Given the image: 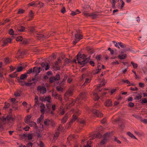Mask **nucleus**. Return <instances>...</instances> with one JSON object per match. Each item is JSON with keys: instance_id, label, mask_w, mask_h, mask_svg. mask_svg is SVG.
I'll use <instances>...</instances> for the list:
<instances>
[{"instance_id": "1", "label": "nucleus", "mask_w": 147, "mask_h": 147, "mask_svg": "<svg viewBox=\"0 0 147 147\" xmlns=\"http://www.w3.org/2000/svg\"><path fill=\"white\" fill-rule=\"evenodd\" d=\"M85 54H83L82 55L80 52H79L76 55V59L78 61V63L82 65V67L85 65Z\"/></svg>"}, {"instance_id": "2", "label": "nucleus", "mask_w": 147, "mask_h": 147, "mask_svg": "<svg viewBox=\"0 0 147 147\" xmlns=\"http://www.w3.org/2000/svg\"><path fill=\"white\" fill-rule=\"evenodd\" d=\"M110 135L109 133H106L104 134L103 139L100 142L101 145H103L107 142V141L108 140V138Z\"/></svg>"}, {"instance_id": "3", "label": "nucleus", "mask_w": 147, "mask_h": 147, "mask_svg": "<svg viewBox=\"0 0 147 147\" xmlns=\"http://www.w3.org/2000/svg\"><path fill=\"white\" fill-rule=\"evenodd\" d=\"M92 113L93 114L97 117H101L103 115V114L98 110L95 109H94L92 110Z\"/></svg>"}, {"instance_id": "4", "label": "nucleus", "mask_w": 147, "mask_h": 147, "mask_svg": "<svg viewBox=\"0 0 147 147\" xmlns=\"http://www.w3.org/2000/svg\"><path fill=\"white\" fill-rule=\"evenodd\" d=\"M37 90L39 91L43 94L46 93L47 92V90L46 88L44 86H38L37 87Z\"/></svg>"}, {"instance_id": "5", "label": "nucleus", "mask_w": 147, "mask_h": 147, "mask_svg": "<svg viewBox=\"0 0 147 147\" xmlns=\"http://www.w3.org/2000/svg\"><path fill=\"white\" fill-rule=\"evenodd\" d=\"M83 38V35L80 34L76 33L75 35V40L78 41Z\"/></svg>"}, {"instance_id": "6", "label": "nucleus", "mask_w": 147, "mask_h": 147, "mask_svg": "<svg viewBox=\"0 0 147 147\" xmlns=\"http://www.w3.org/2000/svg\"><path fill=\"white\" fill-rule=\"evenodd\" d=\"M87 93L85 91H83L80 94V99H83L87 97Z\"/></svg>"}, {"instance_id": "7", "label": "nucleus", "mask_w": 147, "mask_h": 147, "mask_svg": "<svg viewBox=\"0 0 147 147\" xmlns=\"http://www.w3.org/2000/svg\"><path fill=\"white\" fill-rule=\"evenodd\" d=\"M41 71V69L40 67H34L33 69V72L36 73V74H39Z\"/></svg>"}, {"instance_id": "8", "label": "nucleus", "mask_w": 147, "mask_h": 147, "mask_svg": "<svg viewBox=\"0 0 147 147\" xmlns=\"http://www.w3.org/2000/svg\"><path fill=\"white\" fill-rule=\"evenodd\" d=\"M105 105L106 106L109 107L112 105V101L110 99H107L105 102Z\"/></svg>"}, {"instance_id": "9", "label": "nucleus", "mask_w": 147, "mask_h": 147, "mask_svg": "<svg viewBox=\"0 0 147 147\" xmlns=\"http://www.w3.org/2000/svg\"><path fill=\"white\" fill-rule=\"evenodd\" d=\"M41 65L42 67H45V69L46 70H48L49 68V63H42L41 64Z\"/></svg>"}, {"instance_id": "10", "label": "nucleus", "mask_w": 147, "mask_h": 147, "mask_svg": "<svg viewBox=\"0 0 147 147\" xmlns=\"http://www.w3.org/2000/svg\"><path fill=\"white\" fill-rule=\"evenodd\" d=\"M5 118H6L7 123L10 122L11 121H13L14 120V118H12V115L11 114L8 115Z\"/></svg>"}, {"instance_id": "11", "label": "nucleus", "mask_w": 147, "mask_h": 147, "mask_svg": "<svg viewBox=\"0 0 147 147\" xmlns=\"http://www.w3.org/2000/svg\"><path fill=\"white\" fill-rule=\"evenodd\" d=\"M73 90L71 89L68 90L65 93V96H70L73 94Z\"/></svg>"}, {"instance_id": "12", "label": "nucleus", "mask_w": 147, "mask_h": 147, "mask_svg": "<svg viewBox=\"0 0 147 147\" xmlns=\"http://www.w3.org/2000/svg\"><path fill=\"white\" fill-rule=\"evenodd\" d=\"M6 122H7L6 118L4 116L0 117V123H2L3 124H6Z\"/></svg>"}, {"instance_id": "13", "label": "nucleus", "mask_w": 147, "mask_h": 147, "mask_svg": "<svg viewBox=\"0 0 147 147\" xmlns=\"http://www.w3.org/2000/svg\"><path fill=\"white\" fill-rule=\"evenodd\" d=\"M28 124L30 127H33L35 129L37 128V125L35 122L32 121H30Z\"/></svg>"}, {"instance_id": "14", "label": "nucleus", "mask_w": 147, "mask_h": 147, "mask_svg": "<svg viewBox=\"0 0 147 147\" xmlns=\"http://www.w3.org/2000/svg\"><path fill=\"white\" fill-rule=\"evenodd\" d=\"M31 117V116L30 115L27 116L24 119V121L25 123L27 124H29V122H30Z\"/></svg>"}, {"instance_id": "15", "label": "nucleus", "mask_w": 147, "mask_h": 147, "mask_svg": "<svg viewBox=\"0 0 147 147\" xmlns=\"http://www.w3.org/2000/svg\"><path fill=\"white\" fill-rule=\"evenodd\" d=\"M25 52H20V50H18L17 53L16 54V57H17V58H20V57L24 56V55H25Z\"/></svg>"}, {"instance_id": "16", "label": "nucleus", "mask_w": 147, "mask_h": 147, "mask_svg": "<svg viewBox=\"0 0 147 147\" xmlns=\"http://www.w3.org/2000/svg\"><path fill=\"white\" fill-rule=\"evenodd\" d=\"M68 115L67 113H66L64 117L61 120V122L63 123H65L68 119Z\"/></svg>"}, {"instance_id": "17", "label": "nucleus", "mask_w": 147, "mask_h": 147, "mask_svg": "<svg viewBox=\"0 0 147 147\" xmlns=\"http://www.w3.org/2000/svg\"><path fill=\"white\" fill-rule=\"evenodd\" d=\"M41 105H42L40 106V107L41 108L40 110V112L42 114H44L45 112V105L43 103H42Z\"/></svg>"}, {"instance_id": "18", "label": "nucleus", "mask_w": 147, "mask_h": 147, "mask_svg": "<svg viewBox=\"0 0 147 147\" xmlns=\"http://www.w3.org/2000/svg\"><path fill=\"white\" fill-rule=\"evenodd\" d=\"M86 49L88 52L90 54H92L94 52V51L92 49L89 47H87Z\"/></svg>"}, {"instance_id": "19", "label": "nucleus", "mask_w": 147, "mask_h": 147, "mask_svg": "<svg viewBox=\"0 0 147 147\" xmlns=\"http://www.w3.org/2000/svg\"><path fill=\"white\" fill-rule=\"evenodd\" d=\"M28 76V74H22L20 76V79L21 80H26Z\"/></svg>"}, {"instance_id": "20", "label": "nucleus", "mask_w": 147, "mask_h": 147, "mask_svg": "<svg viewBox=\"0 0 147 147\" xmlns=\"http://www.w3.org/2000/svg\"><path fill=\"white\" fill-rule=\"evenodd\" d=\"M78 116L76 115L75 114H74L73 116V117L72 119L70 121L69 123H71L74 121H75L77 118Z\"/></svg>"}, {"instance_id": "21", "label": "nucleus", "mask_w": 147, "mask_h": 147, "mask_svg": "<svg viewBox=\"0 0 147 147\" xmlns=\"http://www.w3.org/2000/svg\"><path fill=\"white\" fill-rule=\"evenodd\" d=\"M127 56L126 54H124L123 55H119L118 56V58L120 59H122L125 58Z\"/></svg>"}, {"instance_id": "22", "label": "nucleus", "mask_w": 147, "mask_h": 147, "mask_svg": "<svg viewBox=\"0 0 147 147\" xmlns=\"http://www.w3.org/2000/svg\"><path fill=\"white\" fill-rule=\"evenodd\" d=\"M119 125L122 129H123L125 127V125L122 121L118 123Z\"/></svg>"}, {"instance_id": "23", "label": "nucleus", "mask_w": 147, "mask_h": 147, "mask_svg": "<svg viewBox=\"0 0 147 147\" xmlns=\"http://www.w3.org/2000/svg\"><path fill=\"white\" fill-rule=\"evenodd\" d=\"M56 81V80L54 76H52L49 78V83L51 84Z\"/></svg>"}, {"instance_id": "24", "label": "nucleus", "mask_w": 147, "mask_h": 147, "mask_svg": "<svg viewBox=\"0 0 147 147\" xmlns=\"http://www.w3.org/2000/svg\"><path fill=\"white\" fill-rule=\"evenodd\" d=\"M17 72L16 71L12 74H11L9 75V76L11 78H14L17 77L18 74H17Z\"/></svg>"}, {"instance_id": "25", "label": "nucleus", "mask_w": 147, "mask_h": 147, "mask_svg": "<svg viewBox=\"0 0 147 147\" xmlns=\"http://www.w3.org/2000/svg\"><path fill=\"white\" fill-rule=\"evenodd\" d=\"M59 134L60 132L59 131L55 132L54 134V136L53 138V139L56 140L59 137Z\"/></svg>"}, {"instance_id": "26", "label": "nucleus", "mask_w": 147, "mask_h": 147, "mask_svg": "<svg viewBox=\"0 0 147 147\" xmlns=\"http://www.w3.org/2000/svg\"><path fill=\"white\" fill-rule=\"evenodd\" d=\"M28 30L29 32L30 33H34L36 31L35 28L33 27L29 28Z\"/></svg>"}, {"instance_id": "27", "label": "nucleus", "mask_w": 147, "mask_h": 147, "mask_svg": "<svg viewBox=\"0 0 147 147\" xmlns=\"http://www.w3.org/2000/svg\"><path fill=\"white\" fill-rule=\"evenodd\" d=\"M24 68V67L22 66H18L17 68L16 72H20L22 71Z\"/></svg>"}, {"instance_id": "28", "label": "nucleus", "mask_w": 147, "mask_h": 147, "mask_svg": "<svg viewBox=\"0 0 147 147\" xmlns=\"http://www.w3.org/2000/svg\"><path fill=\"white\" fill-rule=\"evenodd\" d=\"M50 120L48 119H46L44 122V124L46 125H49Z\"/></svg>"}, {"instance_id": "29", "label": "nucleus", "mask_w": 147, "mask_h": 147, "mask_svg": "<svg viewBox=\"0 0 147 147\" xmlns=\"http://www.w3.org/2000/svg\"><path fill=\"white\" fill-rule=\"evenodd\" d=\"M18 30L20 32H24L25 30V28L23 26L20 27L18 28Z\"/></svg>"}, {"instance_id": "30", "label": "nucleus", "mask_w": 147, "mask_h": 147, "mask_svg": "<svg viewBox=\"0 0 147 147\" xmlns=\"http://www.w3.org/2000/svg\"><path fill=\"white\" fill-rule=\"evenodd\" d=\"M37 39L39 40L42 39L43 38H44V35L42 34H38L37 36Z\"/></svg>"}, {"instance_id": "31", "label": "nucleus", "mask_w": 147, "mask_h": 147, "mask_svg": "<svg viewBox=\"0 0 147 147\" xmlns=\"http://www.w3.org/2000/svg\"><path fill=\"white\" fill-rule=\"evenodd\" d=\"M78 100H79V99L78 98H77L76 99V100H75V102L73 103L74 102V100L73 99H72V101H71V103H70L69 104V105L70 106H73L74 104V103H76V101Z\"/></svg>"}, {"instance_id": "32", "label": "nucleus", "mask_w": 147, "mask_h": 147, "mask_svg": "<svg viewBox=\"0 0 147 147\" xmlns=\"http://www.w3.org/2000/svg\"><path fill=\"white\" fill-rule=\"evenodd\" d=\"M23 38L22 36H18L16 38L17 41L19 42L22 41L23 40Z\"/></svg>"}, {"instance_id": "33", "label": "nucleus", "mask_w": 147, "mask_h": 147, "mask_svg": "<svg viewBox=\"0 0 147 147\" xmlns=\"http://www.w3.org/2000/svg\"><path fill=\"white\" fill-rule=\"evenodd\" d=\"M127 134L131 138L134 139H136V137L131 133L130 132H128L127 133Z\"/></svg>"}, {"instance_id": "34", "label": "nucleus", "mask_w": 147, "mask_h": 147, "mask_svg": "<svg viewBox=\"0 0 147 147\" xmlns=\"http://www.w3.org/2000/svg\"><path fill=\"white\" fill-rule=\"evenodd\" d=\"M25 11V10L22 9H19L17 12V14H22L24 13Z\"/></svg>"}, {"instance_id": "35", "label": "nucleus", "mask_w": 147, "mask_h": 147, "mask_svg": "<svg viewBox=\"0 0 147 147\" xmlns=\"http://www.w3.org/2000/svg\"><path fill=\"white\" fill-rule=\"evenodd\" d=\"M93 95L94 96H95L94 100H97L99 99V97L96 93H93Z\"/></svg>"}, {"instance_id": "36", "label": "nucleus", "mask_w": 147, "mask_h": 147, "mask_svg": "<svg viewBox=\"0 0 147 147\" xmlns=\"http://www.w3.org/2000/svg\"><path fill=\"white\" fill-rule=\"evenodd\" d=\"M71 62V61H69V59H68L66 58L64 60V65H66L67 64H68Z\"/></svg>"}, {"instance_id": "37", "label": "nucleus", "mask_w": 147, "mask_h": 147, "mask_svg": "<svg viewBox=\"0 0 147 147\" xmlns=\"http://www.w3.org/2000/svg\"><path fill=\"white\" fill-rule=\"evenodd\" d=\"M29 16L31 18H33L34 17V13L32 10H30V11L29 13Z\"/></svg>"}, {"instance_id": "38", "label": "nucleus", "mask_w": 147, "mask_h": 147, "mask_svg": "<svg viewBox=\"0 0 147 147\" xmlns=\"http://www.w3.org/2000/svg\"><path fill=\"white\" fill-rule=\"evenodd\" d=\"M90 56L88 57L87 58H86V57L85 56V65L89 62V60H90Z\"/></svg>"}, {"instance_id": "39", "label": "nucleus", "mask_w": 147, "mask_h": 147, "mask_svg": "<svg viewBox=\"0 0 147 147\" xmlns=\"http://www.w3.org/2000/svg\"><path fill=\"white\" fill-rule=\"evenodd\" d=\"M57 80H59L60 79V76L59 74H57L54 77Z\"/></svg>"}, {"instance_id": "40", "label": "nucleus", "mask_w": 147, "mask_h": 147, "mask_svg": "<svg viewBox=\"0 0 147 147\" xmlns=\"http://www.w3.org/2000/svg\"><path fill=\"white\" fill-rule=\"evenodd\" d=\"M116 2L115 0H112V2L111 3L112 4V7L113 9L115 8V5Z\"/></svg>"}, {"instance_id": "41", "label": "nucleus", "mask_w": 147, "mask_h": 147, "mask_svg": "<svg viewBox=\"0 0 147 147\" xmlns=\"http://www.w3.org/2000/svg\"><path fill=\"white\" fill-rule=\"evenodd\" d=\"M147 103V100L146 98H142V100L141 102V103L142 104L144 103Z\"/></svg>"}, {"instance_id": "42", "label": "nucleus", "mask_w": 147, "mask_h": 147, "mask_svg": "<svg viewBox=\"0 0 147 147\" xmlns=\"http://www.w3.org/2000/svg\"><path fill=\"white\" fill-rule=\"evenodd\" d=\"M5 105L3 107V108H7L10 106V104L8 103L5 102Z\"/></svg>"}, {"instance_id": "43", "label": "nucleus", "mask_w": 147, "mask_h": 147, "mask_svg": "<svg viewBox=\"0 0 147 147\" xmlns=\"http://www.w3.org/2000/svg\"><path fill=\"white\" fill-rule=\"evenodd\" d=\"M50 125L51 126H53L55 125V123L54 122V121L50 119V121L49 123V125Z\"/></svg>"}, {"instance_id": "44", "label": "nucleus", "mask_w": 147, "mask_h": 147, "mask_svg": "<svg viewBox=\"0 0 147 147\" xmlns=\"http://www.w3.org/2000/svg\"><path fill=\"white\" fill-rule=\"evenodd\" d=\"M18 82L19 83H20L21 85L23 86H24L25 85L26 82H25L24 81L22 80H19L18 81Z\"/></svg>"}, {"instance_id": "45", "label": "nucleus", "mask_w": 147, "mask_h": 147, "mask_svg": "<svg viewBox=\"0 0 147 147\" xmlns=\"http://www.w3.org/2000/svg\"><path fill=\"white\" fill-rule=\"evenodd\" d=\"M28 139L29 140H31L32 139V135L31 134H28Z\"/></svg>"}, {"instance_id": "46", "label": "nucleus", "mask_w": 147, "mask_h": 147, "mask_svg": "<svg viewBox=\"0 0 147 147\" xmlns=\"http://www.w3.org/2000/svg\"><path fill=\"white\" fill-rule=\"evenodd\" d=\"M89 16H92V19H94L97 17L98 15L95 14H90V15H89Z\"/></svg>"}, {"instance_id": "47", "label": "nucleus", "mask_w": 147, "mask_h": 147, "mask_svg": "<svg viewBox=\"0 0 147 147\" xmlns=\"http://www.w3.org/2000/svg\"><path fill=\"white\" fill-rule=\"evenodd\" d=\"M35 84V82H34L32 83L26 82L25 85L28 86H30L31 84Z\"/></svg>"}, {"instance_id": "48", "label": "nucleus", "mask_w": 147, "mask_h": 147, "mask_svg": "<svg viewBox=\"0 0 147 147\" xmlns=\"http://www.w3.org/2000/svg\"><path fill=\"white\" fill-rule=\"evenodd\" d=\"M131 64L133 66V67L134 68H137L138 65L137 63H134L133 62H131Z\"/></svg>"}, {"instance_id": "49", "label": "nucleus", "mask_w": 147, "mask_h": 147, "mask_svg": "<svg viewBox=\"0 0 147 147\" xmlns=\"http://www.w3.org/2000/svg\"><path fill=\"white\" fill-rule=\"evenodd\" d=\"M3 44H2V46L3 47L7 45L8 44V43L5 40H3Z\"/></svg>"}, {"instance_id": "50", "label": "nucleus", "mask_w": 147, "mask_h": 147, "mask_svg": "<svg viewBox=\"0 0 147 147\" xmlns=\"http://www.w3.org/2000/svg\"><path fill=\"white\" fill-rule=\"evenodd\" d=\"M51 97L50 96L45 97V101H47L48 102H50V100Z\"/></svg>"}, {"instance_id": "51", "label": "nucleus", "mask_w": 147, "mask_h": 147, "mask_svg": "<svg viewBox=\"0 0 147 147\" xmlns=\"http://www.w3.org/2000/svg\"><path fill=\"white\" fill-rule=\"evenodd\" d=\"M80 113L81 112L79 110H78L75 112V113L74 114H75L76 115L78 116L80 114Z\"/></svg>"}, {"instance_id": "52", "label": "nucleus", "mask_w": 147, "mask_h": 147, "mask_svg": "<svg viewBox=\"0 0 147 147\" xmlns=\"http://www.w3.org/2000/svg\"><path fill=\"white\" fill-rule=\"evenodd\" d=\"M10 20L9 19H6L4 22L3 23H1L2 25H4L5 23H7L10 21Z\"/></svg>"}, {"instance_id": "53", "label": "nucleus", "mask_w": 147, "mask_h": 147, "mask_svg": "<svg viewBox=\"0 0 147 147\" xmlns=\"http://www.w3.org/2000/svg\"><path fill=\"white\" fill-rule=\"evenodd\" d=\"M9 34L11 35H13L14 34V31L12 29H10L9 30Z\"/></svg>"}, {"instance_id": "54", "label": "nucleus", "mask_w": 147, "mask_h": 147, "mask_svg": "<svg viewBox=\"0 0 147 147\" xmlns=\"http://www.w3.org/2000/svg\"><path fill=\"white\" fill-rule=\"evenodd\" d=\"M56 89L58 91H62L63 90V88L59 87V86L57 87Z\"/></svg>"}, {"instance_id": "55", "label": "nucleus", "mask_w": 147, "mask_h": 147, "mask_svg": "<svg viewBox=\"0 0 147 147\" xmlns=\"http://www.w3.org/2000/svg\"><path fill=\"white\" fill-rule=\"evenodd\" d=\"M44 35V38H48L50 36L49 33L48 32L46 33Z\"/></svg>"}, {"instance_id": "56", "label": "nucleus", "mask_w": 147, "mask_h": 147, "mask_svg": "<svg viewBox=\"0 0 147 147\" xmlns=\"http://www.w3.org/2000/svg\"><path fill=\"white\" fill-rule=\"evenodd\" d=\"M33 72V70H32V68H30L29 69V70H28L27 71V72L26 74H30L32 72Z\"/></svg>"}, {"instance_id": "57", "label": "nucleus", "mask_w": 147, "mask_h": 147, "mask_svg": "<svg viewBox=\"0 0 147 147\" xmlns=\"http://www.w3.org/2000/svg\"><path fill=\"white\" fill-rule=\"evenodd\" d=\"M122 121L120 120V119L119 117H118L116 118L114 121V122H119L120 121Z\"/></svg>"}, {"instance_id": "58", "label": "nucleus", "mask_w": 147, "mask_h": 147, "mask_svg": "<svg viewBox=\"0 0 147 147\" xmlns=\"http://www.w3.org/2000/svg\"><path fill=\"white\" fill-rule=\"evenodd\" d=\"M22 41V43L23 44H26L28 43V41L26 39H23Z\"/></svg>"}, {"instance_id": "59", "label": "nucleus", "mask_w": 147, "mask_h": 147, "mask_svg": "<svg viewBox=\"0 0 147 147\" xmlns=\"http://www.w3.org/2000/svg\"><path fill=\"white\" fill-rule=\"evenodd\" d=\"M90 80L89 78L86 79L85 82L84 83V84H86L90 83Z\"/></svg>"}, {"instance_id": "60", "label": "nucleus", "mask_w": 147, "mask_h": 147, "mask_svg": "<svg viewBox=\"0 0 147 147\" xmlns=\"http://www.w3.org/2000/svg\"><path fill=\"white\" fill-rule=\"evenodd\" d=\"M122 81L124 83H126L128 84H130V82L128 80H122Z\"/></svg>"}, {"instance_id": "61", "label": "nucleus", "mask_w": 147, "mask_h": 147, "mask_svg": "<svg viewBox=\"0 0 147 147\" xmlns=\"http://www.w3.org/2000/svg\"><path fill=\"white\" fill-rule=\"evenodd\" d=\"M73 137L72 136H68V137L67 138V141H68V142L69 143V142L71 141L72 140V139L73 138Z\"/></svg>"}, {"instance_id": "62", "label": "nucleus", "mask_w": 147, "mask_h": 147, "mask_svg": "<svg viewBox=\"0 0 147 147\" xmlns=\"http://www.w3.org/2000/svg\"><path fill=\"white\" fill-rule=\"evenodd\" d=\"M118 44L119 46L122 48H125L126 46L123 45L122 43L121 42H118Z\"/></svg>"}, {"instance_id": "63", "label": "nucleus", "mask_w": 147, "mask_h": 147, "mask_svg": "<svg viewBox=\"0 0 147 147\" xmlns=\"http://www.w3.org/2000/svg\"><path fill=\"white\" fill-rule=\"evenodd\" d=\"M30 127L28 125H26L25 127L23 128V129L25 131H28Z\"/></svg>"}, {"instance_id": "64", "label": "nucleus", "mask_w": 147, "mask_h": 147, "mask_svg": "<svg viewBox=\"0 0 147 147\" xmlns=\"http://www.w3.org/2000/svg\"><path fill=\"white\" fill-rule=\"evenodd\" d=\"M134 105L133 103L132 102H130L128 106L130 107H133L134 106Z\"/></svg>"}]
</instances>
